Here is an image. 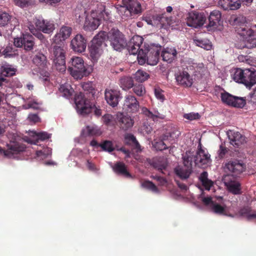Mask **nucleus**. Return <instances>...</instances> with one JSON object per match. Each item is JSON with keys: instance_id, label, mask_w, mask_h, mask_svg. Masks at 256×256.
Instances as JSON below:
<instances>
[{"instance_id": "f257e3e1", "label": "nucleus", "mask_w": 256, "mask_h": 256, "mask_svg": "<svg viewBox=\"0 0 256 256\" xmlns=\"http://www.w3.org/2000/svg\"><path fill=\"white\" fill-rule=\"evenodd\" d=\"M28 28L33 34H35L37 30L44 34H52L56 29V24L52 20L38 16L33 18L32 22H28Z\"/></svg>"}, {"instance_id": "f03ea898", "label": "nucleus", "mask_w": 256, "mask_h": 256, "mask_svg": "<svg viewBox=\"0 0 256 256\" xmlns=\"http://www.w3.org/2000/svg\"><path fill=\"white\" fill-rule=\"evenodd\" d=\"M115 8L124 20H128L133 14L142 12L141 5L137 0H122V4H117Z\"/></svg>"}, {"instance_id": "7ed1b4c3", "label": "nucleus", "mask_w": 256, "mask_h": 256, "mask_svg": "<svg viewBox=\"0 0 256 256\" xmlns=\"http://www.w3.org/2000/svg\"><path fill=\"white\" fill-rule=\"evenodd\" d=\"M232 76L234 81L242 84L248 88H251L256 84V72L249 69L236 68Z\"/></svg>"}, {"instance_id": "20e7f679", "label": "nucleus", "mask_w": 256, "mask_h": 256, "mask_svg": "<svg viewBox=\"0 0 256 256\" xmlns=\"http://www.w3.org/2000/svg\"><path fill=\"white\" fill-rule=\"evenodd\" d=\"M238 32L241 37L238 47L240 48H256V25L250 28H240Z\"/></svg>"}, {"instance_id": "39448f33", "label": "nucleus", "mask_w": 256, "mask_h": 256, "mask_svg": "<svg viewBox=\"0 0 256 256\" xmlns=\"http://www.w3.org/2000/svg\"><path fill=\"white\" fill-rule=\"evenodd\" d=\"M70 75L75 79H81L89 74L82 58L73 56L71 58L68 68Z\"/></svg>"}, {"instance_id": "423d86ee", "label": "nucleus", "mask_w": 256, "mask_h": 256, "mask_svg": "<svg viewBox=\"0 0 256 256\" xmlns=\"http://www.w3.org/2000/svg\"><path fill=\"white\" fill-rule=\"evenodd\" d=\"M160 52L157 48H145L144 50L141 48L139 51L137 59L138 62L140 65L146 63L151 66L156 65L158 61Z\"/></svg>"}, {"instance_id": "0eeeda50", "label": "nucleus", "mask_w": 256, "mask_h": 256, "mask_svg": "<svg viewBox=\"0 0 256 256\" xmlns=\"http://www.w3.org/2000/svg\"><path fill=\"white\" fill-rule=\"evenodd\" d=\"M50 58L53 61L56 69L60 72L66 70V51L62 47L55 46L50 50Z\"/></svg>"}, {"instance_id": "6e6552de", "label": "nucleus", "mask_w": 256, "mask_h": 256, "mask_svg": "<svg viewBox=\"0 0 256 256\" xmlns=\"http://www.w3.org/2000/svg\"><path fill=\"white\" fill-rule=\"evenodd\" d=\"M106 36V32H102L96 36L92 40L89 51L90 56L94 60H96L102 54Z\"/></svg>"}, {"instance_id": "1a4fd4ad", "label": "nucleus", "mask_w": 256, "mask_h": 256, "mask_svg": "<svg viewBox=\"0 0 256 256\" xmlns=\"http://www.w3.org/2000/svg\"><path fill=\"white\" fill-rule=\"evenodd\" d=\"M107 36L110 42V45L116 50L121 51L126 46V42L124 35L118 30H111L107 34Z\"/></svg>"}, {"instance_id": "9d476101", "label": "nucleus", "mask_w": 256, "mask_h": 256, "mask_svg": "<svg viewBox=\"0 0 256 256\" xmlns=\"http://www.w3.org/2000/svg\"><path fill=\"white\" fill-rule=\"evenodd\" d=\"M184 166H178L174 169L176 174L182 179L188 178L191 172L192 164V157L190 151L186 152L183 157Z\"/></svg>"}, {"instance_id": "9b49d317", "label": "nucleus", "mask_w": 256, "mask_h": 256, "mask_svg": "<svg viewBox=\"0 0 256 256\" xmlns=\"http://www.w3.org/2000/svg\"><path fill=\"white\" fill-rule=\"evenodd\" d=\"M8 138L10 140V143L7 144L8 149L6 151H3L0 148V152H4V156L12 158L14 157V154L24 150L26 146L20 144L18 141V138L15 134H9Z\"/></svg>"}, {"instance_id": "f8f14e48", "label": "nucleus", "mask_w": 256, "mask_h": 256, "mask_svg": "<svg viewBox=\"0 0 256 256\" xmlns=\"http://www.w3.org/2000/svg\"><path fill=\"white\" fill-rule=\"evenodd\" d=\"M191 154L195 164L199 167L206 168L210 164L212 161L210 155L206 150L202 148V144L200 143L198 146V150L196 154L194 156L192 152Z\"/></svg>"}, {"instance_id": "ddd939ff", "label": "nucleus", "mask_w": 256, "mask_h": 256, "mask_svg": "<svg viewBox=\"0 0 256 256\" xmlns=\"http://www.w3.org/2000/svg\"><path fill=\"white\" fill-rule=\"evenodd\" d=\"M74 102L76 110L80 114L84 115L91 112L92 108V104L88 100H86L82 92L75 96Z\"/></svg>"}, {"instance_id": "4468645a", "label": "nucleus", "mask_w": 256, "mask_h": 256, "mask_svg": "<svg viewBox=\"0 0 256 256\" xmlns=\"http://www.w3.org/2000/svg\"><path fill=\"white\" fill-rule=\"evenodd\" d=\"M220 98L224 104L235 108H243L246 104L244 98L232 96L227 92L222 93Z\"/></svg>"}, {"instance_id": "2eb2a0df", "label": "nucleus", "mask_w": 256, "mask_h": 256, "mask_svg": "<svg viewBox=\"0 0 256 256\" xmlns=\"http://www.w3.org/2000/svg\"><path fill=\"white\" fill-rule=\"evenodd\" d=\"M140 108V104L136 98L132 95H126L124 97L123 110L128 113L137 112Z\"/></svg>"}, {"instance_id": "dca6fc26", "label": "nucleus", "mask_w": 256, "mask_h": 256, "mask_svg": "<svg viewBox=\"0 0 256 256\" xmlns=\"http://www.w3.org/2000/svg\"><path fill=\"white\" fill-rule=\"evenodd\" d=\"M100 24V20L98 16V12L92 11L90 14H86L84 23V28L86 30H94Z\"/></svg>"}, {"instance_id": "f3484780", "label": "nucleus", "mask_w": 256, "mask_h": 256, "mask_svg": "<svg viewBox=\"0 0 256 256\" xmlns=\"http://www.w3.org/2000/svg\"><path fill=\"white\" fill-rule=\"evenodd\" d=\"M14 43L18 48L24 46L26 50H30L34 46V38L30 34H23L22 37L14 38Z\"/></svg>"}, {"instance_id": "a211bd4d", "label": "nucleus", "mask_w": 256, "mask_h": 256, "mask_svg": "<svg viewBox=\"0 0 256 256\" xmlns=\"http://www.w3.org/2000/svg\"><path fill=\"white\" fill-rule=\"evenodd\" d=\"M29 136L30 138L25 136L24 138V141L28 143L36 144L38 140H44L49 139L51 137V134L46 132H37L34 130H30Z\"/></svg>"}, {"instance_id": "6ab92c4d", "label": "nucleus", "mask_w": 256, "mask_h": 256, "mask_svg": "<svg viewBox=\"0 0 256 256\" xmlns=\"http://www.w3.org/2000/svg\"><path fill=\"white\" fill-rule=\"evenodd\" d=\"M104 96L107 103L112 107L117 106L121 98L120 92L115 89L106 88Z\"/></svg>"}, {"instance_id": "aec40b11", "label": "nucleus", "mask_w": 256, "mask_h": 256, "mask_svg": "<svg viewBox=\"0 0 256 256\" xmlns=\"http://www.w3.org/2000/svg\"><path fill=\"white\" fill-rule=\"evenodd\" d=\"M224 168L231 172L234 176H236L242 172L245 168V165L239 160H232L225 164Z\"/></svg>"}, {"instance_id": "412c9836", "label": "nucleus", "mask_w": 256, "mask_h": 256, "mask_svg": "<svg viewBox=\"0 0 256 256\" xmlns=\"http://www.w3.org/2000/svg\"><path fill=\"white\" fill-rule=\"evenodd\" d=\"M204 18L200 13L192 12L188 14L186 18V24L188 26L195 28L200 27L203 25Z\"/></svg>"}, {"instance_id": "4be33fe9", "label": "nucleus", "mask_w": 256, "mask_h": 256, "mask_svg": "<svg viewBox=\"0 0 256 256\" xmlns=\"http://www.w3.org/2000/svg\"><path fill=\"white\" fill-rule=\"evenodd\" d=\"M72 48L76 52H82L86 47V40L81 34H77L71 40Z\"/></svg>"}, {"instance_id": "5701e85b", "label": "nucleus", "mask_w": 256, "mask_h": 256, "mask_svg": "<svg viewBox=\"0 0 256 256\" xmlns=\"http://www.w3.org/2000/svg\"><path fill=\"white\" fill-rule=\"evenodd\" d=\"M116 118L120 128L124 130H127L132 128L134 124L133 119L130 116L122 112H118L116 114Z\"/></svg>"}, {"instance_id": "b1692460", "label": "nucleus", "mask_w": 256, "mask_h": 256, "mask_svg": "<svg viewBox=\"0 0 256 256\" xmlns=\"http://www.w3.org/2000/svg\"><path fill=\"white\" fill-rule=\"evenodd\" d=\"M227 134L231 144L236 147H238L246 142V138L239 132L229 130L227 132Z\"/></svg>"}, {"instance_id": "393cba45", "label": "nucleus", "mask_w": 256, "mask_h": 256, "mask_svg": "<svg viewBox=\"0 0 256 256\" xmlns=\"http://www.w3.org/2000/svg\"><path fill=\"white\" fill-rule=\"evenodd\" d=\"M176 79L178 84L186 88L190 87L194 82L192 77L186 71L178 72L176 76Z\"/></svg>"}, {"instance_id": "a878e982", "label": "nucleus", "mask_w": 256, "mask_h": 256, "mask_svg": "<svg viewBox=\"0 0 256 256\" xmlns=\"http://www.w3.org/2000/svg\"><path fill=\"white\" fill-rule=\"evenodd\" d=\"M72 29L68 26H62L60 30L58 32L56 33L52 38L54 43L58 44L60 42L64 41L70 37L72 34Z\"/></svg>"}, {"instance_id": "bb28decb", "label": "nucleus", "mask_w": 256, "mask_h": 256, "mask_svg": "<svg viewBox=\"0 0 256 256\" xmlns=\"http://www.w3.org/2000/svg\"><path fill=\"white\" fill-rule=\"evenodd\" d=\"M143 38L138 36H134L131 39L128 45V50L130 54H138L140 49V46L142 43Z\"/></svg>"}, {"instance_id": "cd10ccee", "label": "nucleus", "mask_w": 256, "mask_h": 256, "mask_svg": "<svg viewBox=\"0 0 256 256\" xmlns=\"http://www.w3.org/2000/svg\"><path fill=\"white\" fill-rule=\"evenodd\" d=\"M218 4L220 8L226 10H234L240 7L238 0H219Z\"/></svg>"}, {"instance_id": "c85d7f7f", "label": "nucleus", "mask_w": 256, "mask_h": 256, "mask_svg": "<svg viewBox=\"0 0 256 256\" xmlns=\"http://www.w3.org/2000/svg\"><path fill=\"white\" fill-rule=\"evenodd\" d=\"M102 132L100 129L95 124H90L84 128L81 132V136L83 137L99 136Z\"/></svg>"}, {"instance_id": "c756f323", "label": "nucleus", "mask_w": 256, "mask_h": 256, "mask_svg": "<svg viewBox=\"0 0 256 256\" xmlns=\"http://www.w3.org/2000/svg\"><path fill=\"white\" fill-rule=\"evenodd\" d=\"M224 182L230 192L235 194L240 193L241 188L239 182L236 180H230L229 176H226L224 178Z\"/></svg>"}, {"instance_id": "7c9ffc66", "label": "nucleus", "mask_w": 256, "mask_h": 256, "mask_svg": "<svg viewBox=\"0 0 256 256\" xmlns=\"http://www.w3.org/2000/svg\"><path fill=\"white\" fill-rule=\"evenodd\" d=\"M177 51L174 48H166L163 50L161 56L164 61L170 63L176 58Z\"/></svg>"}, {"instance_id": "2f4dec72", "label": "nucleus", "mask_w": 256, "mask_h": 256, "mask_svg": "<svg viewBox=\"0 0 256 256\" xmlns=\"http://www.w3.org/2000/svg\"><path fill=\"white\" fill-rule=\"evenodd\" d=\"M222 18V14L218 10H214L211 12L208 18V27H213L219 24Z\"/></svg>"}, {"instance_id": "473e14b6", "label": "nucleus", "mask_w": 256, "mask_h": 256, "mask_svg": "<svg viewBox=\"0 0 256 256\" xmlns=\"http://www.w3.org/2000/svg\"><path fill=\"white\" fill-rule=\"evenodd\" d=\"M124 140L126 143L132 146L137 152H140L142 151L140 144L133 134H126L124 136Z\"/></svg>"}, {"instance_id": "72a5a7b5", "label": "nucleus", "mask_w": 256, "mask_h": 256, "mask_svg": "<svg viewBox=\"0 0 256 256\" xmlns=\"http://www.w3.org/2000/svg\"><path fill=\"white\" fill-rule=\"evenodd\" d=\"M16 69L7 63L0 64V72L5 76H12L15 74Z\"/></svg>"}, {"instance_id": "f704fd0d", "label": "nucleus", "mask_w": 256, "mask_h": 256, "mask_svg": "<svg viewBox=\"0 0 256 256\" xmlns=\"http://www.w3.org/2000/svg\"><path fill=\"white\" fill-rule=\"evenodd\" d=\"M23 99L26 104L23 105V107L25 109L32 108L34 109H38L41 105V103L37 101V100L33 97L24 96Z\"/></svg>"}, {"instance_id": "c9c22d12", "label": "nucleus", "mask_w": 256, "mask_h": 256, "mask_svg": "<svg viewBox=\"0 0 256 256\" xmlns=\"http://www.w3.org/2000/svg\"><path fill=\"white\" fill-rule=\"evenodd\" d=\"M114 172L126 178H131V174L128 172L126 165L122 162H118L113 166Z\"/></svg>"}, {"instance_id": "e433bc0d", "label": "nucleus", "mask_w": 256, "mask_h": 256, "mask_svg": "<svg viewBox=\"0 0 256 256\" xmlns=\"http://www.w3.org/2000/svg\"><path fill=\"white\" fill-rule=\"evenodd\" d=\"M210 209L215 214L220 215H228L226 206L218 204L216 202H212Z\"/></svg>"}, {"instance_id": "4c0bfd02", "label": "nucleus", "mask_w": 256, "mask_h": 256, "mask_svg": "<svg viewBox=\"0 0 256 256\" xmlns=\"http://www.w3.org/2000/svg\"><path fill=\"white\" fill-rule=\"evenodd\" d=\"M2 55L5 58H12L18 55V50L12 45L7 46L2 52Z\"/></svg>"}, {"instance_id": "58836bf2", "label": "nucleus", "mask_w": 256, "mask_h": 256, "mask_svg": "<svg viewBox=\"0 0 256 256\" xmlns=\"http://www.w3.org/2000/svg\"><path fill=\"white\" fill-rule=\"evenodd\" d=\"M142 111L143 114L148 118H152L154 120H158L159 119L162 120L164 118V116L160 114L157 110L152 112L147 108L143 107L142 108Z\"/></svg>"}, {"instance_id": "ea45409f", "label": "nucleus", "mask_w": 256, "mask_h": 256, "mask_svg": "<svg viewBox=\"0 0 256 256\" xmlns=\"http://www.w3.org/2000/svg\"><path fill=\"white\" fill-rule=\"evenodd\" d=\"M59 91L62 96L70 98L72 95L74 90L68 84H62L59 88Z\"/></svg>"}, {"instance_id": "a19ab883", "label": "nucleus", "mask_w": 256, "mask_h": 256, "mask_svg": "<svg viewBox=\"0 0 256 256\" xmlns=\"http://www.w3.org/2000/svg\"><path fill=\"white\" fill-rule=\"evenodd\" d=\"M32 61L37 66L42 68L46 66L48 63L46 56L42 53H38L35 55L32 59Z\"/></svg>"}, {"instance_id": "79ce46f5", "label": "nucleus", "mask_w": 256, "mask_h": 256, "mask_svg": "<svg viewBox=\"0 0 256 256\" xmlns=\"http://www.w3.org/2000/svg\"><path fill=\"white\" fill-rule=\"evenodd\" d=\"M120 85L122 90H126L134 86V81L131 77L124 76L120 80Z\"/></svg>"}, {"instance_id": "37998d69", "label": "nucleus", "mask_w": 256, "mask_h": 256, "mask_svg": "<svg viewBox=\"0 0 256 256\" xmlns=\"http://www.w3.org/2000/svg\"><path fill=\"white\" fill-rule=\"evenodd\" d=\"M208 173L206 172H204L200 174L199 179L205 190H209L213 186V182L211 180L208 179Z\"/></svg>"}, {"instance_id": "c03bdc74", "label": "nucleus", "mask_w": 256, "mask_h": 256, "mask_svg": "<svg viewBox=\"0 0 256 256\" xmlns=\"http://www.w3.org/2000/svg\"><path fill=\"white\" fill-rule=\"evenodd\" d=\"M95 12H98V18H100V20L101 19L104 20H108L110 18L111 15L110 12L105 9V6L102 4H100V10H98L97 11L96 10Z\"/></svg>"}, {"instance_id": "a18cd8bd", "label": "nucleus", "mask_w": 256, "mask_h": 256, "mask_svg": "<svg viewBox=\"0 0 256 256\" xmlns=\"http://www.w3.org/2000/svg\"><path fill=\"white\" fill-rule=\"evenodd\" d=\"M150 77L148 73L144 70H139L134 75V78L135 80L139 82H142L147 80Z\"/></svg>"}, {"instance_id": "49530a36", "label": "nucleus", "mask_w": 256, "mask_h": 256, "mask_svg": "<svg viewBox=\"0 0 256 256\" xmlns=\"http://www.w3.org/2000/svg\"><path fill=\"white\" fill-rule=\"evenodd\" d=\"M239 214L240 216L246 218L248 220L256 218V214L252 213L250 210L248 208H242L239 212Z\"/></svg>"}, {"instance_id": "de8ad7c7", "label": "nucleus", "mask_w": 256, "mask_h": 256, "mask_svg": "<svg viewBox=\"0 0 256 256\" xmlns=\"http://www.w3.org/2000/svg\"><path fill=\"white\" fill-rule=\"evenodd\" d=\"M152 146L157 150H162L168 148V143L161 140L160 139L154 140L152 142Z\"/></svg>"}, {"instance_id": "09e8293b", "label": "nucleus", "mask_w": 256, "mask_h": 256, "mask_svg": "<svg viewBox=\"0 0 256 256\" xmlns=\"http://www.w3.org/2000/svg\"><path fill=\"white\" fill-rule=\"evenodd\" d=\"M12 17L8 13L0 11V26H4L7 25Z\"/></svg>"}, {"instance_id": "8fccbe9b", "label": "nucleus", "mask_w": 256, "mask_h": 256, "mask_svg": "<svg viewBox=\"0 0 256 256\" xmlns=\"http://www.w3.org/2000/svg\"><path fill=\"white\" fill-rule=\"evenodd\" d=\"M195 44L206 50H210L212 48L211 43L208 40H194Z\"/></svg>"}, {"instance_id": "3c124183", "label": "nucleus", "mask_w": 256, "mask_h": 256, "mask_svg": "<svg viewBox=\"0 0 256 256\" xmlns=\"http://www.w3.org/2000/svg\"><path fill=\"white\" fill-rule=\"evenodd\" d=\"M52 149L49 148H46L42 150H38L36 152V155L38 158L40 159H44L46 158L48 156L52 154Z\"/></svg>"}, {"instance_id": "603ef678", "label": "nucleus", "mask_w": 256, "mask_h": 256, "mask_svg": "<svg viewBox=\"0 0 256 256\" xmlns=\"http://www.w3.org/2000/svg\"><path fill=\"white\" fill-rule=\"evenodd\" d=\"M102 148L106 151L111 152L114 150V147L112 142L110 140H106L100 144Z\"/></svg>"}, {"instance_id": "864d4df0", "label": "nucleus", "mask_w": 256, "mask_h": 256, "mask_svg": "<svg viewBox=\"0 0 256 256\" xmlns=\"http://www.w3.org/2000/svg\"><path fill=\"white\" fill-rule=\"evenodd\" d=\"M133 91L138 96H142L146 94V90L142 84L134 86Z\"/></svg>"}, {"instance_id": "5fc2aeb1", "label": "nucleus", "mask_w": 256, "mask_h": 256, "mask_svg": "<svg viewBox=\"0 0 256 256\" xmlns=\"http://www.w3.org/2000/svg\"><path fill=\"white\" fill-rule=\"evenodd\" d=\"M142 186L144 188L149 189L154 192H158V190L156 186L152 182H150V181L144 182L143 183H142Z\"/></svg>"}, {"instance_id": "6e6d98bb", "label": "nucleus", "mask_w": 256, "mask_h": 256, "mask_svg": "<svg viewBox=\"0 0 256 256\" xmlns=\"http://www.w3.org/2000/svg\"><path fill=\"white\" fill-rule=\"evenodd\" d=\"M102 120L103 122L107 126L114 125L113 116L111 114H104L102 116Z\"/></svg>"}, {"instance_id": "4d7b16f0", "label": "nucleus", "mask_w": 256, "mask_h": 256, "mask_svg": "<svg viewBox=\"0 0 256 256\" xmlns=\"http://www.w3.org/2000/svg\"><path fill=\"white\" fill-rule=\"evenodd\" d=\"M154 95L156 98L161 102H163L165 100L164 91L160 88H154Z\"/></svg>"}, {"instance_id": "13d9d810", "label": "nucleus", "mask_w": 256, "mask_h": 256, "mask_svg": "<svg viewBox=\"0 0 256 256\" xmlns=\"http://www.w3.org/2000/svg\"><path fill=\"white\" fill-rule=\"evenodd\" d=\"M200 115L198 112H190L188 114H185L184 115V118L190 120H198L200 118Z\"/></svg>"}, {"instance_id": "bf43d9fd", "label": "nucleus", "mask_w": 256, "mask_h": 256, "mask_svg": "<svg viewBox=\"0 0 256 256\" xmlns=\"http://www.w3.org/2000/svg\"><path fill=\"white\" fill-rule=\"evenodd\" d=\"M140 130L144 134H148L151 132L152 128L150 124L144 123L140 127Z\"/></svg>"}, {"instance_id": "052dcab7", "label": "nucleus", "mask_w": 256, "mask_h": 256, "mask_svg": "<svg viewBox=\"0 0 256 256\" xmlns=\"http://www.w3.org/2000/svg\"><path fill=\"white\" fill-rule=\"evenodd\" d=\"M16 5L24 8L28 6L30 4V0H14Z\"/></svg>"}, {"instance_id": "680f3d73", "label": "nucleus", "mask_w": 256, "mask_h": 256, "mask_svg": "<svg viewBox=\"0 0 256 256\" xmlns=\"http://www.w3.org/2000/svg\"><path fill=\"white\" fill-rule=\"evenodd\" d=\"M28 119L32 124H36L40 120V118L36 114H30Z\"/></svg>"}, {"instance_id": "e2e57ef3", "label": "nucleus", "mask_w": 256, "mask_h": 256, "mask_svg": "<svg viewBox=\"0 0 256 256\" xmlns=\"http://www.w3.org/2000/svg\"><path fill=\"white\" fill-rule=\"evenodd\" d=\"M86 14L85 12H82L80 14H79L78 16L76 15V22L79 24H82L84 23V20H86Z\"/></svg>"}, {"instance_id": "0e129e2a", "label": "nucleus", "mask_w": 256, "mask_h": 256, "mask_svg": "<svg viewBox=\"0 0 256 256\" xmlns=\"http://www.w3.org/2000/svg\"><path fill=\"white\" fill-rule=\"evenodd\" d=\"M92 85V83L90 82H85L82 84V87L85 91L91 92L93 90Z\"/></svg>"}, {"instance_id": "69168bd1", "label": "nucleus", "mask_w": 256, "mask_h": 256, "mask_svg": "<svg viewBox=\"0 0 256 256\" xmlns=\"http://www.w3.org/2000/svg\"><path fill=\"white\" fill-rule=\"evenodd\" d=\"M40 2L46 3L50 5L57 4L61 2L62 0H38Z\"/></svg>"}, {"instance_id": "338daca9", "label": "nucleus", "mask_w": 256, "mask_h": 256, "mask_svg": "<svg viewBox=\"0 0 256 256\" xmlns=\"http://www.w3.org/2000/svg\"><path fill=\"white\" fill-rule=\"evenodd\" d=\"M226 151V148L222 145H220V149L218 152L219 156L220 158H222L225 154Z\"/></svg>"}, {"instance_id": "774afa93", "label": "nucleus", "mask_w": 256, "mask_h": 256, "mask_svg": "<svg viewBox=\"0 0 256 256\" xmlns=\"http://www.w3.org/2000/svg\"><path fill=\"white\" fill-rule=\"evenodd\" d=\"M166 166L167 164L166 162H164L160 165L156 163L154 165V166L159 170H164L166 168Z\"/></svg>"}]
</instances>
